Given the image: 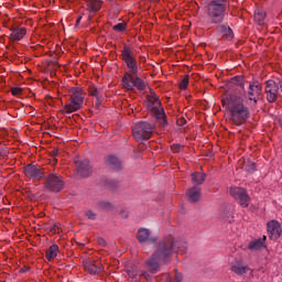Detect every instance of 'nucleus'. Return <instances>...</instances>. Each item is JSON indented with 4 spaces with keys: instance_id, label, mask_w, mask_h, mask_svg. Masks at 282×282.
<instances>
[{
    "instance_id": "1",
    "label": "nucleus",
    "mask_w": 282,
    "mask_h": 282,
    "mask_svg": "<svg viewBox=\"0 0 282 282\" xmlns=\"http://www.w3.org/2000/svg\"><path fill=\"white\" fill-rule=\"evenodd\" d=\"M186 250H188V245L184 239L166 236L163 241L159 242L156 250L147 261V268L151 272H158L160 265L169 263L173 254H186Z\"/></svg>"
},
{
    "instance_id": "2",
    "label": "nucleus",
    "mask_w": 282,
    "mask_h": 282,
    "mask_svg": "<svg viewBox=\"0 0 282 282\" xmlns=\"http://www.w3.org/2000/svg\"><path fill=\"white\" fill-rule=\"evenodd\" d=\"M221 102L223 106L227 107L228 111H230L234 124H243V122L248 120V108L243 104V97L231 95L223 99Z\"/></svg>"
},
{
    "instance_id": "3",
    "label": "nucleus",
    "mask_w": 282,
    "mask_h": 282,
    "mask_svg": "<svg viewBox=\"0 0 282 282\" xmlns=\"http://www.w3.org/2000/svg\"><path fill=\"white\" fill-rule=\"evenodd\" d=\"M69 98L70 100L66 102L62 108V113L64 115L74 113L83 109V105L85 104V93H83V89L78 87L70 88Z\"/></svg>"
},
{
    "instance_id": "4",
    "label": "nucleus",
    "mask_w": 282,
    "mask_h": 282,
    "mask_svg": "<svg viewBox=\"0 0 282 282\" xmlns=\"http://www.w3.org/2000/svg\"><path fill=\"white\" fill-rule=\"evenodd\" d=\"M147 100L148 111H150L156 120H162L163 124H166V113L164 112V108H162V102H160L158 95L150 93V95L147 96Z\"/></svg>"
},
{
    "instance_id": "5",
    "label": "nucleus",
    "mask_w": 282,
    "mask_h": 282,
    "mask_svg": "<svg viewBox=\"0 0 282 282\" xmlns=\"http://www.w3.org/2000/svg\"><path fill=\"white\" fill-rule=\"evenodd\" d=\"M154 129L155 126L147 121H140L132 127V135L137 142H143V140L151 139Z\"/></svg>"
},
{
    "instance_id": "6",
    "label": "nucleus",
    "mask_w": 282,
    "mask_h": 282,
    "mask_svg": "<svg viewBox=\"0 0 282 282\" xmlns=\"http://www.w3.org/2000/svg\"><path fill=\"white\" fill-rule=\"evenodd\" d=\"M225 12L226 7L224 6V1L214 0L207 7V17L212 23H221Z\"/></svg>"
},
{
    "instance_id": "7",
    "label": "nucleus",
    "mask_w": 282,
    "mask_h": 282,
    "mask_svg": "<svg viewBox=\"0 0 282 282\" xmlns=\"http://www.w3.org/2000/svg\"><path fill=\"white\" fill-rule=\"evenodd\" d=\"M121 59L123 61V63H126L130 74H138L140 64L138 63L135 56H133V53L131 52V46H123V50L121 51Z\"/></svg>"
},
{
    "instance_id": "8",
    "label": "nucleus",
    "mask_w": 282,
    "mask_h": 282,
    "mask_svg": "<svg viewBox=\"0 0 282 282\" xmlns=\"http://www.w3.org/2000/svg\"><path fill=\"white\" fill-rule=\"evenodd\" d=\"M45 188L51 193H61L65 188V180L57 173H51L46 177Z\"/></svg>"
},
{
    "instance_id": "9",
    "label": "nucleus",
    "mask_w": 282,
    "mask_h": 282,
    "mask_svg": "<svg viewBox=\"0 0 282 282\" xmlns=\"http://www.w3.org/2000/svg\"><path fill=\"white\" fill-rule=\"evenodd\" d=\"M229 194L242 208H248V192L242 187H230Z\"/></svg>"
},
{
    "instance_id": "10",
    "label": "nucleus",
    "mask_w": 282,
    "mask_h": 282,
    "mask_svg": "<svg viewBox=\"0 0 282 282\" xmlns=\"http://www.w3.org/2000/svg\"><path fill=\"white\" fill-rule=\"evenodd\" d=\"M230 270L238 276H243L248 272V258L246 256L236 258L230 264Z\"/></svg>"
},
{
    "instance_id": "11",
    "label": "nucleus",
    "mask_w": 282,
    "mask_h": 282,
    "mask_svg": "<svg viewBox=\"0 0 282 282\" xmlns=\"http://www.w3.org/2000/svg\"><path fill=\"white\" fill-rule=\"evenodd\" d=\"M24 175L30 180H37L39 182L45 177V171L39 165L29 164L24 167Z\"/></svg>"
},
{
    "instance_id": "12",
    "label": "nucleus",
    "mask_w": 282,
    "mask_h": 282,
    "mask_svg": "<svg viewBox=\"0 0 282 282\" xmlns=\"http://www.w3.org/2000/svg\"><path fill=\"white\" fill-rule=\"evenodd\" d=\"M265 94L268 102H276L279 98V84L272 79L265 83Z\"/></svg>"
},
{
    "instance_id": "13",
    "label": "nucleus",
    "mask_w": 282,
    "mask_h": 282,
    "mask_svg": "<svg viewBox=\"0 0 282 282\" xmlns=\"http://www.w3.org/2000/svg\"><path fill=\"white\" fill-rule=\"evenodd\" d=\"M248 96V99L251 102L253 101V105H257V102L261 100V85L259 84V82H252L249 84Z\"/></svg>"
},
{
    "instance_id": "14",
    "label": "nucleus",
    "mask_w": 282,
    "mask_h": 282,
    "mask_svg": "<svg viewBox=\"0 0 282 282\" xmlns=\"http://www.w3.org/2000/svg\"><path fill=\"white\" fill-rule=\"evenodd\" d=\"M77 175L79 177H89L91 175V166L89 160H77L75 161Z\"/></svg>"
},
{
    "instance_id": "15",
    "label": "nucleus",
    "mask_w": 282,
    "mask_h": 282,
    "mask_svg": "<svg viewBox=\"0 0 282 282\" xmlns=\"http://www.w3.org/2000/svg\"><path fill=\"white\" fill-rule=\"evenodd\" d=\"M268 232L270 235V239L276 240L279 237H281V224L276 220H271L267 225Z\"/></svg>"
},
{
    "instance_id": "16",
    "label": "nucleus",
    "mask_w": 282,
    "mask_h": 282,
    "mask_svg": "<svg viewBox=\"0 0 282 282\" xmlns=\"http://www.w3.org/2000/svg\"><path fill=\"white\" fill-rule=\"evenodd\" d=\"M10 32H11L9 35L10 41H12L13 43H17V42L23 41V39H25V34H28V29L12 28L10 30Z\"/></svg>"
},
{
    "instance_id": "17",
    "label": "nucleus",
    "mask_w": 282,
    "mask_h": 282,
    "mask_svg": "<svg viewBox=\"0 0 282 282\" xmlns=\"http://www.w3.org/2000/svg\"><path fill=\"white\" fill-rule=\"evenodd\" d=\"M187 200L191 202V204H195L196 202H199L202 199V187L194 186L189 188L186 192Z\"/></svg>"
},
{
    "instance_id": "18",
    "label": "nucleus",
    "mask_w": 282,
    "mask_h": 282,
    "mask_svg": "<svg viewBox=\"0 0 282 282\" xmlns=\"http://www.w3.org/2000/svg\"><path fill=\"white\" fill-rule=\"evenodd\" d=\"M268 240V237L267 236H263L262 238H258V239H254L252 240L249 246H248V249L249 250H252L253 252H258L259 250H263V248H268L265 246V241Z\"/></svg>"
},
{
    "instance_id": "19",
    "label": "nucleus",
    "mask_w": 282,
    "mask_h": 282,
    "mask_svg": "<svg viewBox=\"0 0 282 282\" xmlns=\"http://www.w3.org/2000/svg\"><path fill=\"white\" fill-rule=\"evenodd\" d=\"M217 32H218V34L221 35V37L225 41H232V39H235V33L232 32V29H230V26H228V25H224V24L218 25Z\"/></svg>"
},
{
    "instance_id": "20",
    "label": "nucleus",
    "mask_w": 282,
    "mask_h": 282,
    "mask_svg": "<svg viewBox=\"0 0 282 282\" xmlns=\"http://www.w3.org/2000/svg\"><path fill=\"white\" fill-rule=\"evenodd\" d=\"M84 270L88 274H100V272H102V268L91 260L84 261Z\"/></svg>"
},
{
    "instance_id": "21",
    "label": "nucleus",
    "mask_w": 282,
    "mask_h": 282,
    "mask_svg": "<svg viewBox=\"0 0 282 282\" xmlns=\"http://www.w3.org/2000/svg\"><path fill=\"white\" fill-rule=\"evenodd\" d=\"M135 76H133L132 73H126V75L122 78V87L123 89H127L128 91H132L133 85H134Z\"/></svg>"
},
{
    "instance_id": "22",
    "label": "nucleus",
    "mask_w": 282,
    "mask_h": 282,
    "mask_svg": "<svg viewBox=\"0 0 282 282\" xmlns=\"http://www.w3.org/2000/svg\"><path fill=\"white\" fill-rule=\"evenodd\" d=\"M87 10L89 12H99L102 8V1L100 0H86Z\"/></svg>"
},
{
    "instance_id": "23",
    "label": "nucleus",
    "mask_w": 282,
    "mask_h": 282,
    "mask_svg": "<svg viewBox=\"0 0 282 282\" xmlns=\"http://www.w3.org/2000/svg\"><path fill=\"white\" fill-rule=\"evenodd\" d=\"M218 219L223 224H232L235 221V216H232V212H230V210H223L219 214Z\"/></svg>"
},
{
    "instance_id": "24",
    "label": "nucleus",
    "mask_w": 282,
    "mask_h": 282,
    "mask_svg": "<svg viewBox=\"0 0 282 282\" xmlns=\"http://www.w3.org/2000/svg\"><path fill=\"white\" fill-rule=\"evenodd\" d=\"M150 237H151V231L149 229L147 228L139 229L138 236H137L139 243H147Z\"/></svg>"
},
{
    "instance_id": "25",
    "label": "nucleus",
    "mask_w": 282,
    "mask_h": 282,
    "mask_svg": "<svg viewBox=\"0 0 282 282\" xmlns=\"http://www.w3.org/2000/svg\"><path fill=\"white\" fill-rule=\"evenodd\" d=\"M47 261H54L58 257V245H52L45 252Z\"/></svg>"
},
{
    "instance_id": "26",
    "label": "nucleus",
    "mask_w": 282,
    "mask_h": 282,
    "mask_svg": "<svg viewBox=\"0 0 282 282\" xmlns=\"http://www.w3.org/2000/svg\"><path fill=\"white\" fill-rule=\"evenodd\" d=\"M206 180V175L204 173L195 172L192 174V182L196 184V186H202Z\"/></svg>"
},
{
    "instance_id": "27",
    "label": "nucleus",
    "mask_w": 282,
    "mask_h": 282,
    "mask_svg": "<svg viewBox=\"0 0 282 282\" xmlns=\"http://www.w3.org/2000/svg\"><path fill=\"white\" fill-rule=\"evenodd\" d=\"M106 164L110 166V169H120L121 166L120 160L113 155L106 158Z\"/></svg>"
},
{
    "instance_id": "28",
    "label": "nucleus",
    "mask_w": 282,
    "mask_h": 282,
    "mask_svg": "<svg viewBox=\"0 0 282 282\" xmlns=\"http://www.w3.org/2000/svg\"><path fill=\"white\" fill-rule=\"evenodd\" d=\"M253 19L258 25H263V21H265V11L257 10L254 12Z\"/></svg>"
},
{
    "instance_id": "29",
    "label": "nucleus",
    "mask_w": 282,
    "mask_h": 282,
    "mask_svg": "<svg viewBox=\"0 0 282 282\" xmlns=\"http://www.w3.org/2000/svg\"><path fill=\"white\" fill-rule=\"evenodd\" d=\"M184 280V276L182 273L175 271L173 275H170L165 282H182Z\"/></svg>"
},
{
    "instance_id": "30",
    "label": "nucleus",
    "mask_w": 282,
    "mask_h": 282,
    "mask_svg": "<svg viewBox=\"0 0 282 282\" xmlns=\"http://www.w3.org/2000/svg\"><path fill=\"white\" fill-rule=\"evenodd\" d=\"M134 87L137 89H139L140 91H143L145 85H144V80H142L141 78L139 77H134V84H133V89Z\"/></svg>"
},
{
    "instance_id": "31",
    "label": "nucleus",
    "mask_w": 282,
    "mask_h": 282,
    "mask_svg": "<svg viewBox=\"0 0 282 282\" xmlns=\"http://www.w3.org/2000/svg\"><path fill=\"white\" fill-rule=\"evenodd\" d=\"M129 279H135L138 276V267H133L132 269L127 270Z\"/></svg>"
},
{
    "instance_id": "32",
    "label": "nucleus",
    "mask_w": 282,
    "mask_h": 282,
    "mask_svg": "<svg viewBox=\"0 0 282 282\" xmlns=\"http://www.w3.org/2000/svg\"><path fill=\"white\" fill-rule=\"evenodd\" d=\"M115 32H124L127 30V24L124 22H120L113 26Z\"/></svg>"
},
{
    "instance_id": "33",
    "label": "nucleus",
    "mask_w": 282,
    "mask_h": 282,
    "mask_svg": "<svg viewBox=\"0 0 282 282\" xmlns=\"http://www.w3.org/2000/svg\"><path fill=\"white\" fill-rule=\"evenodd\" d=\"M180 89L186 90L188 89V75H186L182 82L180 83Z\"/></svg>"
},
{
    "instance_id": "34",
    "label": "nucleus",
    "mask_w": 282,
    "mask_h": 282,
    "mask_svg": "<svg viewBox=\"0 0 282 282\" xmlns=\"http://www.w3.org/2000/svg\"><path fill=\"white\" fill-rule=\"evenodd\" d=\"M248 164H249V172L254 173V171H257V163H254V161L249 159Z\"/></svg>"
},
{
    "instance_id": "35",
    "label": "nucleus",
    "mask_w": 282,
    "mask_h": 282,
    "mask_svg": "<svg viewBox=\"0 0 282 282\" xmlns=\"http://www.w3.org/2000/svg\"><path fill=\"white\" fill-rule=\"evenodd\" d=\"M88 91H89L90 96H95V98H98V88H96L95 86H90L88 88Z\"/></svg>"
},
{
    "instance_id": "36",
    "label": "nucleus",
    "mask_w": 282,
    "mask_h": 282,
    "mask_svg": "<svg viewBox=\"0 0 282 282\" xmlns=\"http://www.w3.org/2000/svg\"><path fill=\"white\" fill-rule=\"evenodd\" d=\"M22 91H23V89H21L19 87L11 88L12 96H21Z\"/></svg>"
},
{
    "instance_id": "37",
    "label": "nucleus",
    "mask_w": 282,
    "mask_h": 282,
    "mask_svg": "<svg viewBox=\"0 0 282 282\" xmlns=\"http://www.w3.org/2000/svg\"><path fill=\"white\" fill-rule=\"evenodd\" d=\"M173 153H180L182 151V145L180 144H173L172 145Z\"/></svg>"
},
{
    "instance_id": "38",
    "label": "nucleus",
    "mask_w": 282,
    "mask_h": 282,
    "mask_svg": "<svg viewBox=\"0 0 282 282\" xmlns=\"http://www.w3.org/2000/svg\"><path fill=\"white\" fill-rule=\"evenodd\" d=\"M86 217H88V219H96V214H94L91 210H88L86 212Z\"/></svg>"
},
{
    "instance_id": "39",
    "label": "nucleus",
    "mask_w": 282,
    "mask_h": 282,
    "mask_svg": "<svg viewBox=\"0 0 282 282\" xmlns=\"http://www.w3.org/2000/svg\"><path fill=\"white\" fill-rule=\"evenodd\" d=\"M83 20V15L78 17L77 20H76V28H78V24L80 23V21Z\"/></svg>"
},
{
    "instance_id": "40",
    "label": "nucleus",
    "mask_w": 282,
    "mask_h": 282,
    "mask_svg": "<svg viewBox=\"0 0 282 282\" xmlns=\"http://www.w3.org/2000/svg\"><path fill=\"white\" fill-rule=\"evenodd\" d=\"M278 83L280 85V89L282 90V76L278 78Z\"/></svg>"
},
{
    "instance_id": "41",
    "label": "nucleus",
    "mask_w": 282,
    "mask_h": 282,
    "mask_svg": "<svg viewBox=\"0 0 282 282\" xmlns=\"http://www.w3.org/2000/svg\"><path fill=\"white\" fill-rule=\"evenodd\" d=\"M150 241H152V243H155L158 241V238L156 237H152V238H150Z\"/></svg>"
},
{
    "instance_id": "42",
    "label": "nucleus",
    "mask_w": 282,
    "mask_h": 282,
    "mask_svg": "<svg viewBox=\"0 0 282 282\" xmlns=\"http://www.w3.org/2000/svg\"><path fill=\"white\" fill-rule=\"evenodd\" d=\"M52 155H58V150H53Z\"/></svg>"
},
{
    "instance_id": "43",
    "label": "nucleus",
    "mask_w": 282,
    "mask_h": 282,
    "mask_svg": "<svg viewBox=\"0 0 282 282\" xmlns=\"http://www.w3.org/2000/svg\"><path fill=\"white\" fill-rule=\"evenodd\" d=\"M241 169H243L245 171L248 169V165H242V167Z\"/></svg>"
},
{
    "instance_id": "44",
    "label": "nucleus",
    "mask_w": 282,
    "mask_h": 282,
    "mask_svg": "<svg viewBox=\"0 0 282 282\" xmlns=\"http://www.w3.org/2000/svg\"><path fill=\"white\" fill-rule=\"evenodd\" d=\"M151 1H153L154 3H158V2H160V0H151Z\"/></svg>"
},
{
    "instance_id": "45",
    "label": "nucleus",
    "mask_w": 282,
    "mask_h": 282,
    "mask_svg": "<svg viewBox=\"0 0 282 282\" xmlns=\"http://www.w3.org/2000/svg\"><path fill=\"white\" fill-rule=\"evenodd\" d=\"M144 274H147V273H145V272H142V273H141V275H144Z\"/></svg>"
},
{
    "instance_id": "46",
    "label": "nucleus",
    "mask_w": 282,
    "mask_h": 282,
    "mask_svg": "<svg viewBox=\"0 0 282 282\" xmlns=\"http://www.w3.org/2000/svg\"><path fill=\"white\" fill-rule=\"evenodd\" d=\"M220 1H224V0H220Z\"/></svg>"
}]
</instances>
